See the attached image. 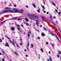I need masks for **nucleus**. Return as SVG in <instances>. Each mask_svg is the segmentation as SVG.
I'll use <instances>...</instances> for the list:
<instances>
[{
    "instance_id": "393cba45",
    "label": "nucleus",
    "mask_w": 61,
    "mask_h": 61,
    "mask_svg": "<svg viewBox=\"0 0 61 61\" xmlns=\"http://www.w3.org/2000/svg\"><path fill=\"white\" fill-rule=\"evenodd\" d=\"M58 14L59 15H60V14H61V12H59L58 13Z\"/></svg>"
},
{
    "instance_id": "79ce46f5",
    "label": "nucleus",
    "mask_w": 61,
    "mask_h": 61,
    "mask_svg": "<svg viewBox=\"0 0 61 61\" xmlns=\"http://www.w3.org/2000/svg\"><path fill=\"white\" fill-rule=\"evenodd\" d=\"M18 30H20V28H19V27H18Z\"/></svg>"
},
{
    "instance_id": "1a4fd4ad",
    "label": "nucleus",
    "mask_w": 61,
    "mask_h": 61,
    "mask_svg": "<svg viewBox=\"0 0 61 61\" xmlns=\"http://www.w3.org/2000/svg\"><path fill=\"white\" fill-rule=\"evenodd\" d=\"M14 53L15 54V55H16V56H18V53H17L15 51Z\"/></svg>"
},
{
    "instance_id": "2f4dec72",
    "label": "nucleus",
    "mask_w": 61,
    "mask_h": 61,
    "mask_svg": "<svg viewBox=\"0 0 61 61\" xmlns=\"http://www.w3.org/2000/svg\"><path fill=\"white\" fill-rule=\"evenodd\" d=\"M59 54H60V55H61V51H59Z\"/></svg>"
},
{
    "instance_id": "72a5a7b5",
    "label": "nucleus",
    "mask_w": 61,
    "mask_h": 61,
    "mask_svg": "<svg viewBox=\"0 0 61 61\" xmlns=\"http://www.w3.org/2000/svg\"><path fill=\"white\" fill-rule=\"evenodd\" d=\"M51 35L52 36H54V34H53V33H51Z\"/></svg>"
},
{
    "instance_id": "4d7b16f0",
    "label": "nucleus",
    "mask_w": 61,
    "mask_h": 61,
    "mask_svg": "<svg viewBox=\"0 0 61 61\" xmlns=\"http://www.w3.org/2000/svg\"><path fill=\"white\" fill-rule=\"evenodd\" d=\"M24 51H26V50L25 49H24Z\"/></svg>"
},
{
    "instance_id": "a19ab883",
    "label": "nucleus",
    "mask_w": 61,
    "mask_h": 61,
    "mask_svg": "<svg viewBox=\"0 0 61 61\" xmlns=\"http://www.w3.org/2000/svg\"><path fill=\"white\" fill-rule=\"evenodd\" d=\"M11 19H13V20H15V17H14L12 18Z\"/></svg>"
},
{
    "instance_id": "864d4df0",
    "label": "nucleus",
    "mask_w": 61,
    "mask_h": 61,
    "mask_svg": "<svg viewBox=\"0 0 61 61\" xmlns=\"http://www.w3.org/2000/svg\"><path fill=\"white\" fill-rule=\"evenodd\" d=\"M46 44L47 45H48V43L47 42H46Z\"/></svg>"
},
{
    "instance_id": "f704fd0d",
    "label": "nucleus",
    "mask_w": 61,
    "mask_h": 61,
    "mask_svg": "<svg viewBox=\"0 0 61 61\" xmlns=\"http://www.w3.org/2000/svg\"><path fill=\"white\" fill-rule=\"evenodd\" d=\"M16 26L18 27H20V26L19 25H17Z\"/></svg>"
},
{
    "instance_id": "bb28decb",
    "label": "nucleus",
    "mask_w": 61,
    "mask_h": 61,
    "mask_svg": "<svg viewBox=\"0 0 61 61\" xmlns=\"http://www.w3.org/2000/svg\"><path fill=\"white\" fill-rule=\"evenodd\" d=\"M17 47L18 48L20 47V46H19V45L17 44Z\"/></svg>"
},
{
    "instance_id": "4468645a",
    "label": "nucleus",
    "mask_w": 61,
    "mask_h": 61,
    "mask_svg": "<svg viewBox=\"0 0 61 61\" xmlns=\"http://www.w3.org/2000/svg\"><path fill=\"white\" fill-rule=\"evenodd\" d=\"M30 34L28 33V38H29V37L30 36Z\"/></svg>"
},
{
    "instance_id": "774afa93",
    "label": "nucleus",
    "mask_w": 61,
    "mask_h": 61,
    "mask_svg": "<svg viewBox=\"0 0 61 61\" xmlns=\"http://www.w3.org/2000/svg\"><path fill=\"white\" fill-rule=\"evenodd\" d=\"M20 40L21 41H22V39H20Z\"/></svg>"
},
{
    "instance_id": "13d9d810",
    "label": "nucleus",
    "mask_w": 61,
    "mask_h": 61,
    "mask_svg": "<svg viewBox=\"0 0 61 61\" xmlns=\"http://www.w3.org/2000/svg\"><path fill=\"white\" fill-rule=\"evenodd\" d=\"M50 53H51V52H50V51H49V54H50Z\"/></svg>"
},
{
    "instance_id": "7ed1b4c3",
    "label": "nucleus",
    "mask_w": 61,
    "mask_h": 61,
    "mask_svg": "<svg viewBox=\"0 0 61 61\" xmlns=\"http://www.w3.org/2000/svg\"><path fill=\"white\" fill-rule=\"evenodd\" d=\"M10 41V42L12 44V45H13L14 46H15V42H14V41H13V42H12V41L11 40Z\"/></svg>"
},
{
    "instance_id": "a18cd8bd",
    "label": "nucleus",
    "mask_w": 61,
    "mask_h": 61,
    "mask_svg": "<svg viewBox=\"0 0 61 61\" xmlns=\"http://www.w3.org/2000/svg\"><path fill=\"white\" fill-rule=\"evenodd\" d=\"M4 53H5V52L4 51H2V53L3 54H4Z\"/></svg>"
},
{
    "instance_id": "09e8293b",
    "label": "nucleus",
    "mask_w": 61,
    "mask_h": 61,
    "mask_svg": "<svg viewBox=\"0 0 61 61\" xmlns=\"http://www.w3.org/2000/svg\"><path fill=\"white\" fill-rule=\"evenodd\" d=\"M57 57L58 58H59V55H58Z\"/></svg>"
},
{
    "instance_id": "f3484780",
    "label": "nucleus",
    "mask_w": 61,
    "mask_h": 61,
    "mask_svg": "<svg viewBox=\"0 0 61 61\" xmlns=\"http://www.w3.org/2000/svg\"><path fill=\"white\" fill-rule=\"evenodd\" d=\"M5 20L4 21H3V22H1V24H0L1 25L2 24H3V23H4L5 22Z\"/></svg>"
},
{
    "instance_id": "49530a36",
    "label": "nucleus",
    "mask_w": 61,
    "mask_h": 61,
    "mask_svg": "<svg viewBox=\"0 0 61 61\" xmlns=\"http://www.w3.org/2000/svg\"><path fill=\"white\" fill-rule=\"evenodd\" d=\"M25 56H26V57H28V55H26Z\"/></svg>"
},
{
    "instance_id": "a878e982",
    "label": "nucleus",
    "mask_w": 61,
    "mask_h": 61,
    "mask_svg": "<svg viewBox=\"0 0 61 61\" xmlns=\"http://www.w3.org/2000/svg\"><path fill=\"white\" fill-rule=\"evenodd\" d=\"M6 9H10V8L9 7H7L6 8Z\"/></svg>"
},
{
    "instance_id": "37998d69",
    "label": "nucleus",
    "mask_w": 61,
    "mask_h": 61,
    "mask_svg": "<svg viewBox=\"0 0 61 61\" xmlns=\"http://www.w3.org/2000/svg\"><path fill=\"white\" fill-rule=\"evenodd\" d=\"M18 20H21V19L20 18H18Z\"/></svg>"
},
{
    "instance_id": "7c9ffc66",
    "label": "nucleus",
    "mask_w": 61,
    "mask_h": 61,
    "mask_svg": "<svg viewBox=\"0 0 61 61\" xmlns=\"http://www.w3.org/2000/svg\"><path fill=\"white\" fill-rule=\"evenodd\" d=\"M22 32V29H20V33H21V32Z\"/></svg>"
},
{
    "instance_id": "c9c22d12",
    "label": "nucleus",
    "mask_w": 61,
    "mask_h": 61,
    "mask_svg": "<svg viewBox=\"0 0 61 61\" xmlns=\"http://www.w3.org/2000/svg\"><path fill=\"white\" fill-rule=\"evenodd\" d=\"M26 25H27V26H28V25H29V24H28V23H26Z\"/></svg>"
},
{
    "instance_id": "6e6552de",
    "label": "nucleus",
    "mask_w": 61,
    "mask_h": 61,
    "mask_svg": "<svg viewBox=\"0 0 61 61\" xmlns=\"http://www.w3.org/2000/svg\"><path fill=\"white\" fill-rule=\"evenodd\" d=\"M41 36H45V35L44 33H41Z\"/></svg>"
},
{
    "instance_id": "5701e85b",
    "label": "nucleus",
    "mask_w": 61,
    "mask_h": 61,
    "mask_svg": "<svg viewBox=\"0 0 61 61\" xmlns=\"http://www.w3.org/2000/svg\"><path fill=\"white\" fill-rule=\"evenodd\" d=\"M41 51H42V52H43V49L41 48Z\"/></svg>"
},
{
    "instance_id": "3c124183",
    "label": "nucleus",
    "mask_w": 61,
    "mask_h": 61,
    "mask_svg": "<svg viewBox=\"0 0 61 61\" xmlns=\"http://www.w3.org/2000/svg\"><path fill=\"white\" fill-rule=\"evenodd\" d=\"M43 12H44V13H46V12L45 11H43Z\"/></svg>"
},
{
    "instance_id": "de8ad7c7",
    "label": "nucleus",
    "mask_w": 61,
    "mask_h": 61,
    "mask_svg": "<svg viewBox=\"0 0 61 61\" xmlns=\"http://www.w3.org/2000/svg\"><path fill=\"white\" fill-rule=\"evenodd\" d=\"M7 38L9 40H10V39L8 37H7Z\"/></svg>"
},
{
    "instance_id": "680f3d73",
    "label": "nucleus",
    "mask_w": 61,
    "mask_h": 61,
    "mask_svg": "<svg viewBox=\"0 0 61 61\" xmlns=\"http://www.w3.org/2000/svg\"><path fill=\"white\" fill-rule=\"evenodd\" d=\"M36 21H37V22H39V21H38V20H36Z\"/></svg>"
},
{
    "instance_id": "9b49d317",
    "label": "nucleus",
    "mask_w": 61,
    "mask_h": 61,
    "mask_svg": "<svg viewBox=\"0 0 61 61\" xmlns=\"http://www.w3.org/2000/svg\"><path fill=\"white\" fill-rule=\"evenodd\" d=\"M28 16H29L30 17V16H32V15H31V14H28Z\"/></svg>"
},
{
    "instance_id": "39448f33",
    "label": "nucleus",
    "mask_w": 61,
    "mask_h": 61,
    "mask_svg": "<svg viewBox=\"0 0 61 61\" xmlns=\"http://www.w3.org/2000/svg\"><path fill=\"white\" fill-rule=\"evenodd\" d=\"M55 35L56 36V37L58 39V40L59 41H60V40H59V39L58 38H60V37H57V36L56 35V34H55Z\"/></svg>"
},
{
    "instance_id": "a211bd4d",
    "label": "nucleus",
    "mask_w": 61,
    "mask_h": 61,
    "mask_svg": "<svg viewBox=\"0 0 61 61\" xmlns=\"http://www.w3.org/2000/svg\"><path fill=\"white\" fill-rule=\"evenodd\" d=\"M36 24L37 26H39V24H38V22H36Z\"/></svg>"
},
{
    "instance_id": "ea45409f",
    "label": "nucleus",
    "mask_w": 61,
    "mask_h": 61,
    "mask_svg": "<svg viewBox=\"0 0 61 61\" xmlns=\"http://www.w3.org/2000/svg\"><path fill=\"white\" fill-rule=\"evenodd\" d=\"M37 39H40V37H38Z\"/></svg>"
},
{
    "instance_id": "cd10ccee",
    "label": "nucleus",
    "mask_w": 61,
    "mask_h": 61,
    "mask_svg": "<svg viewBox=\"0 0 61 61\" xmlns=\"http://www.w3.org/2000/svg\"><path fill=\"white\" fill-rule=\"evenodd\" d=\"M37 11L38 13H40V9L39 10H37Z\"/></svg>"
},
{
    "instance_id": "9d476101",
    "label": "nucleus",
    "mask_w": 61,
    "mask_h": 61,
    "mask_svg": "<svg viewBox=\"0 0 61 61\" xmlns=\"http://www.w3.org/2000/svg\"><path fill=\"white\" fill-rule=\"evenodd\" d=\"M52 4L54 6H56V5H55V3L53 1H52Z\"/></svg>"
},
{
    "instance_id": "6ab92c4d",
    "label": "nucleus",
    "mask_w": 61,
    "mask_h": 61,
    "mask_svg": "<svg viewBox=\"0 0 61 61\" xmlns=\"http://www.w3.org/2000/svg\"><path fill=\"white\" fill-rule=\"evenodd\" d=\"M51 22V23H52V24L54 25H56L55 24V23H54V22Z\"/></svg>"
},
{
    "instance_id": "c03bdc74",
    "label": "nucleus",
    "mask_w": 61,
    "mask_h": 61,
    "mask_svg": "<svg viewBox=\"0 0 61 61\" xmlns=\"http://www.w3.org/2000/svg\"><path fill=\"white\" fill-rule=\"evenodd\" d=\"M55 11L56 12H57V10L56 9L55 10Z\"/></svg>"
},
{
    "instance_id": "4c0bfd02",
    "label": "nucleus",
    "mask_w": 61,
    "mask_h": 61,
    "mask_svg": "<svg viewBox=\"0 0 61 61\" xmlns=\"http://www.w3.org/2000/svg\"><path fill=\"white\" fill-rule=\"evenodd\" d=\"M52 46H54V44H52Z\"/></svg>"
},
{
    "instance_id": "412c9836",
    "label": "nucleus",
    "mask_w": 61,
    "mask_h": 61,
    "mask_svg": "<svg viewBox=\"0 0 61 61\" xmlns=\"http://www.w3.org/2000/svg\"><path fill=\"white\" fill-rule=\"evenodd\" d=\"M42 8H43V9H44V10L45 9V7H44V6H42Z\"/></svg>"
},
{
    "instance_id": "f8f14e48",
    "label": "nucleus",
    "mask_w": 61,
    "mask_h": 61,
    "mask_svg": "<svg viewBox=\"0 0 61 61\" xmlns=\"http://www.w3.org/2000/svg\"><path fill=\"white\" fill-rule=\"evenodd\" d=\"M57 29H58V31H59V32H60V33H61V30H60V29H59L58 28H57Z\"/></svg>"
},
{
    "instance_id": "0e129e2a",
    "label": "nucleus",
    "mask_w": 61,
    "mask_h": 61,
    "mask_svg": "<svg viewBox=\"0 0 61 61\" xmlns=\"http://www.w3.org/2000/svg\"><path fill=\"white\" fill-rule=\"evenodd\" d=\"M53 18H54L55 19V18H56V17H53Z\"/></svg>"
},
{
    "instance_id": "2eb2a0df",
    "label": "nucleus",
    "mask_w": 61,
    "mask_h": 61,
    "mask_svg": "<svg viewBox=\"0 0 61 61\" xmlns=\"http://www.w3.org/2000/svg\"><path fill=\"white\" fill-rule=\"evenodd\" d=\"M50 18L51 19V20H52L53 19L52 17V16H51V15H50Z\"/></svg>"
},
{
    "instance_id": "338daca9",
    "label": "nucleus",
    "mask_w": 61,
    "mask_h": 61,
    "mask_svg": "<svg viewBox=\"0 0 61 61\" xmlns=\"http://www.w3.org/2000/svg\"><path fill=\"white\" fill-rule=\"evenodd\" d=\"M48 61H49V59H48Z\"/></svg>"
},
{
    "instance_id": "0eeeda50",
    "label": "nucleus",
    "mask_w": 61,
    "mask_h": 61,
    "mask_svg": "<svg viewBox=\"0 0 61 61\" xmlns=\"http://www.w3.org/2000/svg\"><path fill=\"white\" fill-rule=\"evenodd\" d=\"M11 30L13 31L15 30V28L14 27H11Z\"/></svg>"
},
{
    "instance_id": "b1692460",
    "label": "nucleus",
    "mask_w": 61,
    "mask_h": 61,
    "mask_svg": "<svg viewBox=\"0 0 61 61\" xmlns=\"http://www.w3.org/2000/svg\"><path fill=\"white\" fill-rule=\"evenodd\" d=\"M17 17H14V20H16V19H17Z\"/></svg>"
},
{
    "instance_id": "c85d7f7f",
    "label": "nucleus",
    "mask_w": 61,
    "mask_h": 61,
    "mask_svg": "<svg viewBox=\"0 0 61 61\" xmlns=\"http://www.w3.org/2000/svg\"><path fill=\"white\" fill-rule=\"evenodd\" d=\"M28 33H29V34H31V31H29V32Z\"/></svg>"
},
{
    "instance_id": "ddd939ff",
    "label": "nucleus",
    "mask_w": 61,
    "mask_h": 61,
    "mask_svg": "<svg viewBox=\"0 0 61 61\" xmlns=\"http://www.w3.org/2000/svg\"><path fill=\"white\" fill-rule=\"evenodd\" d=\"M32 5L33 6H34V8H36V5H35V4H33Z\"/></svg>"
},
{
    "instance_id": "bf43d9fd",
    "label": "nucleus",
    "mask_w": 61,
    "mask_h": 61,
    "mask_svg": "<svg viewBox=\"0 0 61 61\" xmlns=\"http://www.w3.org/2000/svg\"><path fill=\"white\" fill-rule=\"evenodd\" d=\"M40 27H42V25H40Z\"/></svg>"
},
{
    "instance_id": "e2e57ef3",
    "label": "nucleus",
    "mask_w": 61,
    "mask_h": 61,
    "mask_svg": "<svg viewBox=\"0 0 61 61\" xmlns=\"http://www.w3.org/2000/svg\"><path fill=\"white\" fill-rule=\"evenodd\" d=\"M21 25V26H23V25Z\"/></svg>"
},
{
    "instance_id": "5fc2aeb1",
    "label": "nucleus",
    "mask_w": 61,
    "mask_h": 61,
    "mask_svg": "<svg viewBox=\"0 0 61 61\" xmlns=\"http://www.w3.org/2000/svg\"><path fill=\"white\" fill-rule=\"evenodd\" d=\"M46 14H49V13L48 12H47L46 13Z\"/></svg>"
},
{
    "instance_id": "20e7f679",
    "label": "nucleus",
    "mask_w": 61,
    "mask_h": 61,
    "mask_svg": "<svg viewBox=\"0 0 61 61\" xmlns=\"http://www.w3.org/2000/svg\"><path fill=\"white\" fill-rule=\"evenodd\" d=\"M5 45L6 46H7L8 47H9V45L8 44V43L6 42V44H5Z\"/></svg>"
},
{
    "instance_id": "603ef678",
    "label": "nucleus",
    "mask_w": 61,
    "mask_h": 61,
    "mask_svg": "<svg viewBox=\"0 0 61 61\" xmlns=\"http://www.w3.org/2000/svg\"><path fill=\"white\" fill-rule=\"evenodd\" d=\"M26 6L27 8H28V6L27 5H26Z\"/></svg>"
},
{
    "instance_id": "052dcab7",
    "label": "nucleus",
    "mask_w": 61,
    "mask_h": 61,
    "mask_svg": "<svg viewBox=\"0 0 61 61\" xmlns=\"http://www.w3.org/2000/svg\"><path fill=\"white\" fill-rule=\"evenodd\" d=\"M20 45H22V43H21L20 44Z\"/></svg>"
},
{
    "instance_id": "e433bc0d",
    "label": "nucleus",
    "mask_w": 61,
    "mask_h": 61,
    "mask_svg": "<svg viewBox=\"0 0 61 61\" xmlns=\"http://www.w3.org/2000/svg\"><path fill=\"white\" fill-rule=\"evenodd\" d=\"M0 42H2V40H1V39H0Z\"/></svg>"
},
{
    "instance_id": "c756f323",
    "label": "nucleus",
    "mask_w": 61,
    "mask_h": 61,
    "mask_svg": "<svg viewBox=\"0 0 61 61\" xmlns=\"http://www.w3.org/2000/svg\"><path fill=\"white\" fill-rule=\"evenodd\" d=\"M44 29L45 31H47V30L46 29V28L45 27H44Z\"/></svg>"
},
{
    "instance_id": "58836bf2",
    "label": "nucleus",
    "mask_w": 61,
    "mask_h": 61,
    "mask_svg": "<svg viewBox=\"0 0 61 61\" xmlns=\"http://www.w3.org/2000/svg\"><path fill=\"white\" fill-rule=\"evenodd\" d=\"M14 6L15 7H16V5H14Z\"/></svg>"
},
{
    "instance_id": "69168bd1",
    "label": "nucleus",
    "mask_w": 61,
    "mask_h": 61,
    "mask_svg": "<svg viewBox=\"0 0 61 61\" xmlns=\"http://www.w3.org/2000/svg\"><path fill=\"white\" fill-rule=\"evenodd\" d=\"M2 54V53H1L0 52V55H1Z\"/></svg>"
},
{
    "instance_id": "4be33fe9",
    "label": "nucleus",
    "mask_w": 61,
    "mask_h": 61,
    "mask_svg": "<svg viewBox=\"0 0 61 61\" xmlns=\"http://www.w3.org/2000/svg\"><path fill=\"white\" fill-rule=\"evenodd\" d=\"M49 59L50 61H52V59H51V57H50Z\"/></svg>"
},
{
    "instance_id": "423d86ee",
    "label": "nucleus",
    "mask_w": 61,
    "mask_h": 61,
    "mask_svg": "<svg viewBox=\"0 0 61 61\" xmlns=\"http://www.w3.org/2000/svg\"><path fill=\"white\" fill-rule=\"evenodd\" d=\"M41 18L42 19H46V18L45 17L43 16H41Z\"/></svg>"
},
{
    "instance_id": "aec40b11",
    "label": "nucleus",
    "mask_w": 61,
    "mask_h": 61,
    "mask_svg": "<svg viewBox=\"0 0 61 61\" xmlns=\"http://www.w3.org/2000/svg\"><path fill=\"white\" fill-rule=\"evenodd\" d=\"M31 45L32 47H34V45H33V44H31Z\"/></svg>"
},
{
    "instance_id": "6e6d98bb",
    "label": "nucleus",
    "mask_w": 61,
    "mask_h": 61,
    "mask_svg": "<svg viewBox=\"0 0 61 61\" xmlns=\"http://www.w3.org/2000/svg\"><path fill=\"white\" fill-rule=\"evenodd\" d=\"M2 61H5V60H4V59H2Z\"/></svg>"
},
{
    "instance_id": "473e14b6",
    "label": "nucleus",
    "mask_w": 61,
    "mask_h": 61,
    "mask_svg": "<svg viewBox=\"0 0 61 61\" xmlns=\"http://www.w3.org/2000/svg\"><path fill=\"white\" fill-rule=\"evenodd\" d=\"M28 46V47L29 46V43H28V45H27Z\"/></svg>"
},
{
    "instance_id": "f03ea898",
    "label": "nucleus",
    "mask_w": 61,
    "mask_h": 61,
    "mask_svg": "<svg viewBox=\"0 0 61 61\" xmlns=\"http://www.w3.org/2000/svg\"><path fill=\"white\" fill-rule=\"evenodd\" d=\"M31 17H35V18H36L37 19H38V17L35 15H32Z\"/></svg>"
},
{
    "instance_id": "8fccbe9b",
    "label": "nucleus",
    "mask_w": 61,
    "mask_h": 61,
    "mask_svg": "<svg viewBox=\"0 0 61 61\" xmlns=\"http://www.w3.org/2000/svg\"><path fill=\"white\" fill-rule=\"evenodd\" d=\"M43 3L44 4V5H45V2L44 1H43Z\"/></svg>"
},
{
    "instance_id": "dca6fc26",
    "label": "nucleus",
    "mask_w": 61,
    "mask_h": 61,
    "mask_svg": "<svg viewBox=\"0 0 61 61\" xmlns=\"http://www.w3.org/2000/svg\"><path fill=\"white\" fill-rule=\"evenodd\" d=\"M25 20H26L27 22H29V20L27 19V18H25Z\"/></svg>"
},
{
    "instance_id": "f257e3e1",
    "label": "nucleus",
    "mask_w": 61,
    "mask_h": 61,
    "mask_svg": "<svg viewBox=\"0 0 61 61\" xmlns=\"http://www.w3.org/2000/svg\"><path fill=\"white\" fill-rule=\"evenodd\" d=\"M13 10H5L3 11V13H23L24 12V10H19L16 9H14Z\"/></svg>"
}]
</instances>
